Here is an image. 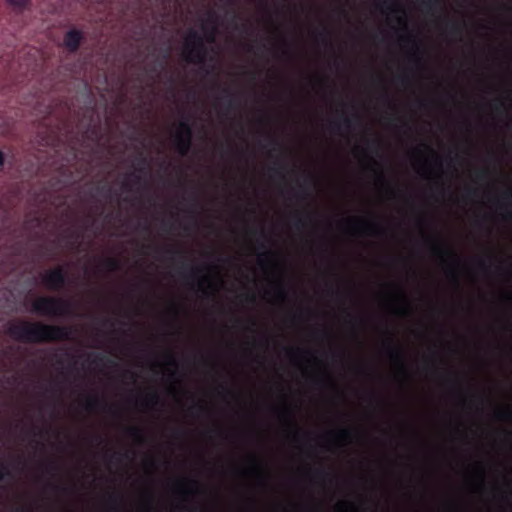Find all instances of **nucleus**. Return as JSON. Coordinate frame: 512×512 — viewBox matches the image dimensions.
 Here are the masks:
<instances>
[{
    "instance_id": "6ab92c4d",
    "label": "nucleus",
    "mask_w": 512,
    "mask_h": 512,
    "mask_svg": "<svg viewBox=\"0 0 512 512\" xmlns=\"http://www.w3.org/2000/svg\"><path fill=\"white\" fill-rule=\"evenodd\" d=\"M155 365L159 367L172 368V370L169 371V373L170 375H174L177 369V360L172 353H167L163 355L160 359H158L155 362Z\"/></svg>"
},
{
    "instance_id": "aec40b11",
    "label": "nucleus",
    "mask_w": 512,
    "mask_h": 512,
    "mask_svg": "<svg viewBox=\"0 0 512 512\" xmlns=\"http://www.w3.org/2000/svg\"><path fill=\"white\" fill-rule=\"evenodd\" d=\"M80 40H81V33L77 30H70L66 34V37L64 39V44L69 50L74 51L77 49V47L80 43Z\"/></svg>"
},
{
    "instance_id": "7ed1b4c3",
    "label": "nucleus",
    "mask_w": 512,
    "mask_h": 512,
    "mask_svg": "<svg viewBox=\"0 0 512 512\" xmlns=\"http://www.w3.org/2000/svg\"><path fill=\"white\" fill-rule=\"evenodd\" d=\"M215 36L216 32L214 28L206 31L203 37L198 35L194 30L188 31L184 39L182 50L183 58L190 63H202L205 58L204 41L212 43L215 40Z\"/></svg>"
},
{
    "instance_id": "ddd939ff",
    "label": "nucleus",
    "mask_w": 512,
    "mask_h": 512,
    "mask_svg": "<svg viewBox=\"0 0 512 512\" xmlns=\"http://www.w3.org/2000/svg\"><path fill=\"white\" fill-rule=\"evenodd\" d=\"M173 491L178 495H196L199 494V484L196 480L190 478H180L173 484Z\"/></svg>"
},
{
    "instance_id": "423d86ee",
    "label": "nucleus",
    "mask_w": 512,
    "mask_h": 512,
    "mask_svg": "<svg viewBox=\"0 0 512 512\" xmlns=\"http://www.w3.org/2000/svg\"><path fill=\"white\" fill-rule=\"evenodd\" d=\"M286 357L294 366L300 368L305 374L311 370H320L321 361L312 353L299 347H288L285 350Z\"/></svg>"
},
{
    "instance_id": "9b49d317",
    "label": "nucleus",
    "mask_w": 512,
    "mask_h": 512,
    "mask_svg": "<svg viewBox=\"0 0 512 512\" xmlns=\"http://www.w3.org/2000/svg\"><path fill=\"white\" fill-rule=\"evenodd\" d=\"M386 355L393 367L397 369L400 377H406L405 355L402 349L388 344L385 348Z\"/></svg>"
},
{
    "instance_id": "c9c22d12",
    "label": "nucleus",
    "mask_w": 512,
    "mask_h": 512,
    "mask_svg": "<svg viewBox=\"0 0 512 512\" xmlns=\"http://www.w3.org/2000/svg\"><path fill=\"white\" fill-rule=\"evenodd\" d=\"M407 38H408V37H407L406 35H402V36H400V39H401V40H405V39H407Z\"/></svg>"
},
{
    "instance_id": "c85d7f7f",
    "label": "nucleus",
    "mask_w": 512,
    "mask_h": 512,
    "mask_svg": "<svg viewBox=\"0 0 512 512\" xmlns=\"http://www.w3.org/2000/svg\"><path fill=\"white\" fill-rule=\"evenodd\" d=\"M397 15L395 16V21L397 22L398 26L405 30L407 28V16L404 12V10H402V12H399V13H396Z\"/></svg>"
},
{
    "instance_id": "f257e3e1",
    "label": "nucleus",
    "mask_w": 512,
    "mask_h": 512,
    "mask_svg": "<svg viewBox=\"0 0 512 512\" xmlns=\"http://www.w3.org/2000/svg\"><path fill=\"white\" fill-rule=\"evenodd\" d=\"M7 330L12 338L25 342L58 340L65 335L60 327L29 322L11 323Z\"/></svg>"
},
{
    "instance_id": "7c9ffc66",
    "label": "nucleus",
    "mask_w": 512,
    "mask_h": 512,
    "mask_svg": "<svg viewBox=\"0 0 512 512\" xmlns=\"http://www.w3.org/2000/svg\"><path fill=\"white\" fill-rule=\"evenodd\" d=\"M141 507H142L143 512H148L150 509L149 499H143L141 502Z\"/></svg>"
},
{
    "instance_id": "4468645a",
    "label": "nucleus",
    "mask_w": 512,
    "mask_h": 512,
    "mask_svg": "<svg viewBox=\"0 0 512 512\" xmlns=\"http://www.w3.org/2000/svg\"><path fill=\"white\" fill-rule=\"evenodd\" d=\"M249 465L238 470V474L243 477H255L259 483H263L264 475L254 455L249 456Z\"/></svg>"
},
{
    "instance_id": "473e14b6",
    "label": "nucleus",
    "mask_w": 512,
    "mask_h": 512,
    "mask_svg": "<svg viewBox=\"0 0 512 512\" xmlns=\"http://www.w3.org/2000/svg\"><path fill=\"white\" fill-rule=\"evenodd\" d=\"M288 436L291 439L296 440L297 437H298V430H291V431H289Z\"/></svg>"
},
{
    "instance_id": "393cba45",
    "label": "nucleus",
    "mask_w": 512,
    "mask_h": 512,
    "mask_svg": "<svg viewBox=\"0 0 512 512\" xmlns=\"http://www.w3.org/2000/svg\"><path fill=\"white\" fill-rule=\"evenodd\" d=\"M334 510L335 512H357V509L353 503L342 501L338 502L334 506Z\"/></svg>"
},
{
    "instance_id": "c756f323",
    "label": "nucleus",
    "mask_w": 512,
    "mask_h": 512,
    "mask_svg": "<svg viewBox=\"0 0 512 512\" xmlns=\"http://www.w3.org/2000/svg\"><path fill=\"white\" fill-rule=\"evenodd\" d=\"M8 3L17 10H22L28 4V0H7Z\"/></svg>"
},
{
    "instance_id": "a211bd4d",
    "label": "nucleus",
    "mask_w": 512,
    "mask_h": 512,
    "mask_svg": "<svg viewBox=\"0 0 512 512\" xmlns=\"http://www.w3.org/2000/svg\"><path fill=\"white\" fill-rule=\"evenodd\" d=\"M267 295L271 297V301L273 302H284L286 299V290L282 283H277L271 288L265 291Z\"/></svg>"
},
{
    "instance_id": "dca6fc26",
    "label": "nucleus",
    "mask_w": 512,
    "mask_h": 512,
    "mask_svg": "<svg viewBox=\"0 0 512 512\" xmlns=\"http://www.w3.org/2000/svg\"><path fill=\"white\" fill-rule=\"evenodd\" d=\"M64 278L61 270H49L42 275V282L49 288H57L63 284Z\"/></svg>"
},
{
    "instance_id": "20e7f679",
    "label": "nucleus",
    "mask_w": 512,
    "mask_h": 512,
    "mask_svg": "<svg viewBox=\"0 0 512 512\" xmlns=\"http://www.w3.org/2000/svg\"><path fill=\"white\" fill-rule=\"evenodd\" d=\"M427 243L432 255L435 256L444 266L446 278L454 285H458L460 277L459 257L439 243L432 240H428Z\"/></svg>"
},
{
    "instance_id": "f8f14e48",
    "label": "nucleus",
    "mask_w": 512,
    "mask_h": 512,
    "mask_svg": "<svg viewBox=\"0 0 512 512\" xmlns=\"http://www.w3.org/2000/svg\"><path fill=\"white\" fill-rule=\"evenodd\" d=\"M385 308L393 314L405 316L410 314L411 305L406 300L405 296L399 292V296L385 302Z\"/></svg>"
},
{
    "instance_id": "5701e85b",
    "label": "nucleus",
    "mask_w": 512,
    "mask_h": 512,
    "mask_svg": "<svg viewBox=\"0 0 512 512\" xmlns=\"http://www.w3.org/2000/svg\"><path fill=\"white\" fill-rule=\"evenodd\" d=\"M383 7H384V12L387 14H393V13L396 14V13L402 12V10H403L402 5L397 0L385 1L383 3Z\"/></svg>"
},
{
    "instance_id": "72a5a7b5",
    "label": "nucleus",
    "mask_w": 512,
    "mask_h": 512,
    "mask_svg": "<svg viewBox=\"0 0 512 512\" xmlns=\"http://www.w3.org/2000/svg\"><path fill=\"white\" fill-rule=\"evenodd\" d=\"M4 470H5L4 466L0 463V480H1V479L3 478V476H4Z\"/></svg>"
},
{
    "instance_id": "0eeeda50",
    "label": "nucleus",
    "mask_w": 512,
    "mask_h": 512,
    "mask_svg": "<svg viewBox=\"0 0 512 512\" xmlns=\"http://www.w3.org/2000/svg\"><path fill=\"white\" fill-rule=\"evenodd\" d=\"M33 311L51 316L63 315L67 311V304L56 298L52 297H40L33 302Z\"/></svg>"
},
{
    "instance_id": "f3484780",
    "label": "nucleus",
    "mask_w": 512,
    "mask_h": 512,
    "mask_svg": "<svg viewBox=\"0 0 512 512\" xmlns=\"http://www.w3.org/2000/svg\"><path fill=\"white\" fill-rule=\"evenodd\" d=\"M473 477L470 480V488L473 491H478L483 487L485 471L483 466L480 463H477L473 466Z\"/></svg>"
},
{
    "instance_id": "f03ea898",
    "label": "nucleus",
    "mask_w": 512,
    "mask_h": 512,
    "mask_svg": "<svg viewBox=\"0 0 512 512\" xmlns=\"http://www.w3.org/2000/svg\"><path fill=\"white\" fill-rule=\"evenodd\" d=\"M413 168L423 179H435L442 175V160L438 153L425 143L417 145L411 151Z\"/></svg>"
},
{
    "instance_id": "2eb2a0df",
    "label": "nucleus",
    "mask_w": 512,
    "mask_h": 512,
    "mask_svg": "<svg viewBox=\"0 0 512 512\" xmlns=\"http://www.w3.org/2000/svg\"><path fill=\"white\" fill-rule=\"evenodd\" d=\"M257 265L264 273H271L275 267L274 254L270 251L259 253L257 255Z\"/></svg>"
},
{
    "instance_id": "cd10ccee",
    "label": "nucleus",
    "mask_w": 512,
    "mask_h": 512,
    "mask_svg": "<svg viewBox=\"0 0 512 512\" xmlns=\"http://www.w3.org/2000/svg\"><path fill=\"white\" fill-rule=\"evenodd\" d=\"M128 435L137 442H141L143 440V433L138 427H130L128 429Z\"/></svg>"
},
{
    "instance_id": "412c9836",
    "label": "nucleus",
    "mask_w": 512,
    "mask_h": 512,
    "mask_svg": "<svg viewBox=\"0 0 512 512\" xmlns=\"http://www.w3.org/2000/svg\"><path fill=\"white\" fill-rule=\"evenodd\" d=\"M493 417L496 420H500V421H511L512 420V409L510 406H505L503 408L497 409L493 413Z\"/></svg>"
},
{
    "instance_id": "f704fd0d",
    "label": "nucleus",
    "mask_w": 512,
    "mask_h": 512,
    "mask_svg": "<svg viewBox=\"0 0 512 512\" xmlns=\"http://www.w3.org/2000/svg\"><path fill=\"white\" fill-rule=\"evenodd\" d=\"M4 164V155L3 153L0 151V167L3 166Z\"/></svg>"
},
{
    "instance_id": "4be33fe9",
    "label": "nucleus",
    "mask_w": 512,
    "mask_h": 512,
    "mask_svg": "<svg viewBox=\"0 0 512 512\" xmlns=\"http://www.w3.org/2000/svg\"><path fill=\"white\" fill-rule=\"evenodd\" d=\"M375 185L382 191L390 192V186L385 178L383 171L378 170L375 172Z\"/></svg>"
},
{
    "instance_id": "6e6552de",
    "label": "nucleus",
    "mask_w": 512,
    "mask_h": 512,
    "mask_svg": "<svg viewBox=\"0 0 512 512\" xmlns=\"http://www.w3.org/2000/svg\"><path fill=\"white\" fill-rule=\"evenodd\" d=\"M223 280L217 274H213L210 268L197 278L196 287L202 294L210 296L220 291Z\"/></svg>"
},
{
    "instance_id": "2f4dec72",
    "label": "nucleus",
    "mask_w": 512,
    "mask_h": 512,
    "mask_svg": "<svg viewBox=\"0 0 512 512\" xmlns=\"http://www.w3.org/2000/svg\"><path fill=\"white\" fill-rule=\"evenodd\" d=\"M383 288H384V289H386V290H387V291H389V292H390V290H392V289H393V290H395L396 292H399V290H398V289H396V287H394V286H393L392 284H390V283H385V284H383Z\"/></svg>"
},
{
    "instance_id": "a878e982",
    "label": "nucleus",
    "mask_w": 512,
    "mask_h": 512,
    "mask_svg": "<svg viewBox=\"0 0 512 512\" xmlns=\"http://www.w3.org/2000/svg\"><path fill=\"white\" fill-rule=\"evenodd\" d=\"M353 154L354 156L358 159V161L364 165V166H368L367 162H368V155H367V152L358 147V146H355L354 149H353Z\"/></svg>"
},
{
    "instance_id": "9d476101",
    "label": "nucleus",
    "mask_w": 512,
    "mask_h": 512,
    "mask_svg": "<svg viewBox=\"0 0 512 512\" xmlns=\"http://www.w3.org/2000/svg\"><path fill=\"white\" fill-rule=\"evenodd\" d=\"M173 141L176 150L181 155H185L191 145V129L186 122H180L174 132Z\"/></svg>"
},
{
    "instance_id": "b1692460",
    "label": "nucleus",
    "mask_w": 512,
    "mask_h": 512,
    "mask_svg": "<svg viewBox=\"0 0 512 512\" xmlns=\"http://www.w3.org/2000/svg\"><path fill=\"white\" fill-rule=\"evenodd\" d=\"M278 418L281 422L285 424H290L292 421V411L291 408L287 405H283L278 409Z\"/></svg>"
},
{
    "instance_id": "1a4fd4ad",
    "label": "nucleus",
    "mask_w": 512,
    "mask_h": 512,
    "mask_svg": "<svg viewBox=\"0 0 512 512\" xmlns=\"http://www.w3.org/2000/svg\"><path fill=\"white\" fill-rule=\"evenodd\" d=\"M327 447H341L350 444L354 439V432L350 428L328 430L322 435Z\"/></svg>"
},
{
    "instance_id": "bb28decb",
    "label": "nucleus",
    "mask_w": 512,
    "mask_h": 512,
    "mask_svg": "<svg viewBox=\"0 0 512 512\" xmlns=\"http://www.w3.org/2000/svg\"><path fill=\"white\" fill-rule=\"evenodd\" d=\"M158 402H159V397L155 392L148 393L144 397V400H143V403L145 404L146 407H153V406L157 405Z\"/></svg>"
},
{
    "instance_id": "39448f33",
    "label": "nucleus",
    "mask_w": 512,
    "mask_h": 512,
    "mask_svg": "<svg viewBox=\"0 0 512 512\" xmlns=\"http://www.w3.org/2000/svg\"><path fill=\"white\" fill-rule=\"evenodd\" d=\"M342 229L350 235L378 236L383 232L382 225L366 217H348L342 220Z\"/></svg>"
}]
</instances>
